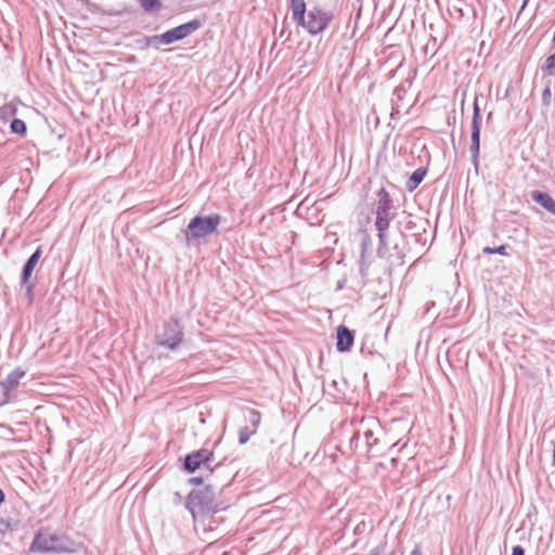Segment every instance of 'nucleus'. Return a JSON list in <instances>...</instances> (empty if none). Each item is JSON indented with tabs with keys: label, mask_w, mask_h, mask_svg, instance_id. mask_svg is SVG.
Masks as SVG:
<instances>
[{
	"label": "nucleus",
	"mask_w": 555,
	"mask_h": 555,
	"mask_svg": "<svg viewBox=\"0 0 555 555\" xmlns=\"http://www.w3.org/2000/svg\"><path fill=\"white\" fill-rule=\"evenodd\" d=\"M512 555H525V551L521 546L517 545L513 547Z\"/></svg>",
	"instance_id": "24"
},
{
	"label": "nucleus",
	"mask_w": 555,
	"mask_h": 555,
	"mask_svg": "<svg viewBox=\"0 0 555 555\" xmlns=\"http://www.w3.org/2000/svg\"><path fill=\"white\" fill-rule=\"evenodd\" d=\"M533 199L543 206L547 211L555 215V201L546 193H533Z\"/></svg>",
	"instance_id": "11"
},
{
	"label": "nucleus",
	"mask_w": 555,
	"mask_h": 555,
	"mask_svg": "<svg viewBox=\"0 0 555 555\" xmlns=\"http://www.w3.org/2000/svg\"><path fill=\"white\" fill-rule=\"evenodd\" d=\"M365 436H366V437H371V436H372V431H371V430L366 431V433H365Z\"/></svg>",
	"instance_id": "30"
},
{
	"label": "nucleus",
	"mask_w": 555,
	"mask_h": 555,
	"mask_svg": "<svg viewBox=\"0 0 555 555\" xmlns=\"http://www.w3.org/2000/svg\"><path fill=\"white\" fill-rule=\"evenodd\" d=\"M410 555H422L421 548L418 546L414 547Z\"/></svg>",
	"instance_id": "27"
},
{
	"label": "nucleus",
	"mask_w": 555,
	"mask_h": 555,
	"mask_svg": "<svg viewBox=\"0 0 555 555\" xmlns=\"http://www.w3.org/2000/svg\"><path fill=\"white\" fill-rule=\"evenodd\" d=\"M480 145V124L472 125V146L470 150L475 156L479 153Z\"/></svg>",
	"instance_id": "15"
},
{
	"label": "nucleus",
	"mask_w": 555,
	"mask_h": 555,
	"mask_svg": "<svg viewBox=\"0 0 555 555\" xmlns=\"http://www.w3.org/2000/svg\"><path fill=\"white\" fill-rule=\"evenodd\" d=\"M238 440H240V443L243 444V443H245L248 440V436L246 434H244V433H241Z\"/></svg>",
	"instance_id": "26"
},
{
	"label": "nucleus",
	"mask_w": 555,
	"mask_h": 555,
	"mask_svg": "<svg viewBox=\"0 0 555 555\" xmlns=\"http://www.w3.org/2000/svg\"><path fill=\"white\" fill-rule=\"evenodd\" d=\"M25 371L17 367L13 370L8 376L1 382V387L5 395L13 391L20 384V380L25 376Z\"/></svg>",
	"instance_id": "9"
},
{
	"label": "nucleus",
	"mask_w": 555,
	"mask_h": 555,
	"mask_svg": "<svg viewBox=\"0 0 555 555\" xmlns=\"http://www.w3.org/2000/svg\"><path fill=\"white\" fill-rule=\"evenodd\" d=\"M28 292L30 293L33 291V286L31 285H28L27 287Z\"/></svg>",
	"instance_id": "31"
},
{
	"label": "nucleus",
	"mask_w": 555,
	"mask_h": 555,
	"mask_svg": "<svg viewBox=\"0 0 555 555\" xmlns=\"http://www.w3.org/2000/svg\"><path fill=\"white\" fill-rule=\"evenodd\" d=\"M10 524L5 521L4 519L0 518V532H3L4 530L9 529Z\"/></svg>",
	"instance_id": "25"
},
{
	"label": "nucleus",
	"mask_w": 555,
	"mask_h": 555,
	"mask_svg": "<svg viewBox=\"0 0 555 555\" xmlns=\"http://www.w3.org/2000/svg\"><path fill=\"white\" fill-rule=\"evenodd\" d=\"M16 113L17 106L15 103H5L0 107V120L3 122H8L11 118H13L16 115Z\"/></svg>",
	"instance_id": "14"
},
{
	"label": "nucleus",
	"mask_w": 555,
	"mask_h": 555,
	"mask_svg": "<svg viewBox=\"0 0 555 555\" xmlns=\"http://www.w3.org/2000/svg\"><path fill=\"white\" fill-rule=\"evenodd\" d=\"M377 217L375 225L379 232V236L383 235V233L388 229L389 227V220L388 216H382V205L377 207Z\"/></svg>",
	"instance_id": "17"
},
{
	"label": "nucleus",
	"mask_w": 555,
	"mask_h": 555,
	"mask_svg": "<svg viewBox=\"0 0 555 555\" xmlns=\"http://www.w3.org/2000/svg\"><path fill=\"white\" fill-rule=\"evenodd\" d=\"M552 99H553V95H552L551 87H546L542 92V103L545 106H548L552 103Z\"/></svg>",
	"instance_id": "21"
},
{
	"label": "nucleus",
	"mask_w": 555,
	"mask_h": 555,
	"mask_svg": "<svg viewBox=\"0 0 555 555\" xmlns=\"http://www.w3.org/2000/svg\"><path fill=\"white\" fill-rule=\"evenodd\" d=\"M485 254H500L503 256H507L506 247L504 245L499 246L498 248L485 247Z\"/></svg>",
	"instance_id": "22"
},
{
	"label": "nucleus",
	"mask_w": 555,
	"mask_h": 555,
	"mask_svg": "<svg viewBox=\"0 0 555 555\" xmlns=\"http://www.w3.org/2000/svg\"><path fill=\"white\" fill-rule=\"evenodd\" d=\"M198 27L197 22H190L178 27H175L160 36V40L163 43L169 44L177 40L183 39L189 36L192 31H194Z\"/></svg>",
	"instance_id": "5"
},
{
	"label": "nucleus",
	"mask_w": 555,
	"mask_h": 555,
	"mask_svg": "<svg viewBox=\"0 0 555 555\" xmlns=\"http://www.w3.org/2000/svg\"><path fill=\"white\" fill-rule=\"evenodd\" d=\"M146 13H157L162 9L160 0H138Z\"/></svg>",
	"instance_id": "16"
},
{
	"label": "nucleus",
	"mask_w": 555,
	"mask_h": 555,
	"mask_svg": "<svg viewBox=\"0 0 555 555\" xmlns=\"http://www.w3.org/2000/svg\"><path fill=\"white\" fill-rule=\"evenodd\" d=\"M370 555H380L377 550H373Z\"/></svg>",
	"instance_id": "29"
},
{
	"label": "nucleus",
	"mask_w": 555,
	"mask_h": 555,
	"mask_svg": "<svg viewBox=\"0 0 555 555\" xmlns=\"http://www.w3.org/2000/svg\"><path fill=\"white\" fill-rule=\"evenodd\" d=\"M353 345V334L345 325H340L337 328V350L340 352L348 351Z\"/></svg>",
	"instance_id": "8"
},
{
	"label": "nucleus",
	"mask_w": 555,
	"mask_h": 555,
	"mask_svg": "<svg viewBox=\"0 0 555 555\" xmlns=\"http://www.w3.org/2000/svg\"><path fill=\"white\" fill-rule=\"evenodd\" d=\"M427 173V170L426 169H423V168H418L416 169L412 175L411 177L409 178L408 182H406V189L409 192H412L414 191L418 185L420 183L424 180L425 176Z\"/></svg>",
	"instance_id": "12"
},
{
	"label": "nucleus",
	"mask_w": 555,
	"mask_h": 555,
	"mask_svg": "<svg viewBox=\"0 0 555 555\" xmlns=\"http://www.w3.org/2000/svg\"><path fill=\"white\" fill-rule=\"evenodd\" d=\"M220 221L221 217L217 214L208 217H194L188 225L189 238L198 240L215 233Z\"/></svg>",
	"instance_id": "3"
},
{
	"label": "nucleus",
	"mask_w": 555,
	"mask_h": 555,
	"mask_svg": "<svg viewBox=\"0 0 555 555\" xmlns=\"http://www.w3.org/2000/svg\"><path fill=\"white\" fill-rule=\"evenodd\" d=\"M382 205V216H388L390 209L388 194L384 192L383 198L379 199L378 206Z\"/></svg>",
	"instance_id": "19"
},
{
	"label": "nucleus",
	"mask_w": 555,
	"mask_h": 555,
	"mask_svg": "<svg viewBox=\"0 0 555 555\" xmlns=\"http://www.w3.org/2000/svg\"><path fill=\"white\" fill-rule=\"evenodd\" d=\"M189 505L193 518L196 521L204 522L206 517H210L219 511L216 504L215 491L210 486L192 492L189 499Z\"/></svg>",
	"instance_id": "2"
},
{
	"label": "nucleus",
	"mask_w": 555,
	"mask_h": 555,
	"mask_svg": "<svg viewBox=\"0 0 555 555\" xmlns=\"http://www.w3.org/2000/svg\"><path fill=\"white\" fill-rule=\"evenodd\" d=\"M191 482L198 485L202 482V479L201 478H192Z\"/></svg>",
	"instance_id": "28"
},
{
	"label": "nucleus",
	"mask_w": 555,
	"mask_h": 555,
	"mask_svg": "<svg viewBox=\"0 0 555 555\" xmlns=\"http://www.w3.org/2000/svg\"><path fill=\"white\" fill-rule=\"evenodd\" d=\"M291 9L293 13L294 20L297 22H304V16L306 12V3L305 0H289Z\"/></svg>",
	"instance_id": "13"
},
{
	"label": "nucleus",
	"mask_w": 555,
	"mask_h": 555,
	"mask_svg": "<svg viewBox=\"0 0 555 555\" xmlns=\"http://www.w3.org/2000/svg\"><path fill=\"white\" fill-rule=\"evenodd\" d=\"M76 543L68 535L41 529L35 535L30 551L34 553H73L76 550Z\"/></svg>",
	"instance_id": "1"
},
{
	"label": "nucleus",
	"mask_w": 555,
	"mask_h": 555,
	"mask_svg": "<svg viewBox=\"0 0 555 555\" xmlns=\"http://www.w3.org/2000/svg\"><path fill=\"white\" fill-rule=\"evenodd\" d=\"M553 41H555V31H554V36H553Z\"/></svg>",
	"instance_id": "32"
},
{
	"label": "nucleus",
	"mask_w": 555,
	"mask_h": 555,
	"mask_svg": "<svg viewBox=\"0 0 555 555\" xmlns=\"http://www.w3.org/2000/svg\"><path fill=\"white\" fill-rule=\"evenodd\" d=\"M544 69L550 75L555 74V52L546 59Z\"/></svg>",
	"instance_id": "20"
},
{
	"label": "nucleus",
	"mask_w": 555,
	"mask_h": 555,
	"mask_svg": "<svg viewBox=\"0 0 555 555\" xmlns=\"http://www.w3.org/2000/svg\"><path fill=\"white\" fill-rule=\"evenodd\" d=\"M331 20L332 15H330L327 12H324L318 8H313L308 12L307 16H304V22L298 23L307 28L310 34L315 35L323 31Z\"/></svg>",
	"instance_id": "4"
},
{
	"label": "nucleus",
	"mask_w": 555,
	"mask_h": 555,
	"mask_svg": "<svg viewBox=\"0 0 555 555\" xmlns=\"http://www.w3.org/2000/svg\"><path fill=\"white\" fill-rule=\"evenodd\" d=\"M182 340V332L179 328L178 323H169L165 325L164 333L160 336L159 344L168 347L170 349H175L180 345Z\"/></svg>",
	"instance_id": "7"
},
{
	"label": "nucleus",
	"mask_w": 555,
	"mask_h": 555,
	"mask_svg": "<svg viewBox=\"0 0 555 555\" xmlns=\"http://www.w3.org/2000/svg\"><path fill=\"white\" fill-rule=\"evenodd\" d=\"M479 119H480L479 107H478V104L475 103V105H474L473 125L480 124Z\"/></svg>",
	"instance_id": "23"
},
{
	"label": "nucleus",
	"mask_w": 555,
	"mask_h": 555,
	"mask_svg": "<svg viewBox=\"0 0 555 555\" xmlns=\"http://www.w3.org/2000/svg\"><path fill=\"white\" fill-rule=\"evenodd\" d=\"M212 459V452L207 449H201L186 455L184 468L193 473L201 467L202 464L209 463Z\"/></svg>",
	"instance_id": "6"
},
{
	"label": "nucleus",
	"mask_w": 555,
	"mask_h": 555,
	"mask_svg": "<svg viewBox=\"0 0 555 555\" xmlns=\"http://www.w3.org/2000/svg\"><path fill=\"white\" fill-rule=\"evenodd\" d=\"M40 257H41V249L38 248L27 260L26 264L24 266L23 273H22V283L23 284H26L29 281L31 273H33L35 267L37 266Z\"/></svg>",
	"instance_id": "10"
},
{
	"label": "nucleus",
	"mask_w": 555,
	"mask_h": 555,
	"mask_svg": "<svg viewBox=\"0 0 555 555\" xmlns=\"http://www.w3.org/2000/svg\"><path fill=\"white\" fill-rule=\"evenodd\" d=\"M10 128H11L12 132L21 134V135H25L26 131H27L26 124L22 119H18V118H14L11 121Z\"/></svg>",
	"instance_id": "18"
}]
</instances>
